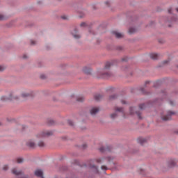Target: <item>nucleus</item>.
<instances>
[{
    "mask_svg": "<svg viewBox=\"0 0 178 178\" xmlns=\"http://www.w3.org/2000/svg\"><path fill=\"white\" fill-rule=\"evenodd\" d=\"M52 134H54V132H52V131H43L38 134L35 137L38 140H40V138L49 137V136H52Z\"/></svg>",
    "mask_w": 178,
    "mask_h": 178,
    "instance_id": "f257e3e1",
    "label": "nucleus"
},
{
    "mask_svg": "<svg viewBox=\"0 0 178 178\" xmlns=\"http://www.w3.org/2000/svg\"><path fill=\"white\" fill-rule=\"evenodd\" d=\"M12 173L17 176V178H27V177L23 175V172L22 170H18L17 168H13L12 170Z\"/></svg>",
    "mask_w": 178,
    "mask_h": 178,
    "instance_id": "f03ea898",
    "label": "nucleus"
},
{
    "mask_svg": "<svg viewBox=\"0 0 178 178\" xmlns=\"http://www.w3.org/2000/svg\"><path fill=\"white\" fill-rule=\"evenodd\" d=\"M172 115H175V112L168 111L167 115L162 116L161 119L165 122H166L167 120H170V119H172Z\"/></svg>",
    "mask_w": 178,
    "mask_h": 178,
    "instance_id": "7ed1b4c3",
    "label": "nucleus"
},
{
    "mask_svg": "<svg viewBox=\"0 0 178 178\" xmlns=\"http://www.w3.org/2000/svg\"><path fill=\"white\" fill-rule=\"evenodd\" d=\"M13 95V93H11L9 97H6L5 96H3V97H1V101L6 102V101H13V99H17V97H12Z\"/></svg>",
    "mask_w": 178,
    "mask_h": 178,
    "instance_id": "20e7f679",
    "label": "nucleus"
},
{
    "mask_svg": "<svg viewBox=\"0 0 178 178\" xmlns=\"http://www.w3.org/2000/svg\"><path fill=\"white\" fill-rule=\"evenodd\" d=\"M35 175L37 176V177L44 178V173L40 169H38L35 171Z\"/></svg>",
    "mask_w": 178,
    "mask_h": 178,
    "instance_id": "39448f33",
    "label": "nucleus"
},
{
    "mask_svg": "<svg viewBox=\"0 0 178 178\" xmlns=\"http://www.w3.org/2000/svg\"><path fill=\"white\" fill-rule=\"evenodd\" d=\"M27 147H29V148H35V143L33 140H29L26 143Z\"/></svg>",
    "mask_w": 178,
    "mask_h": 178,
    "instance_id": "423d86ee",
    "label": "nucleus"
},
{
    "mask_svg": "<svg viewBox=\"0 0 178 178\" xmlns=\"http://www.w3.org/2000/svg\"><path fill=\"white\" fill-rule=\"evenodd\" d=\"M98 112H99V108L97 107H94L90 110L91 115H96V113H98Z\"/></svg>",
    "mask_w": 178,
    "mask_h": 178,
    "instance_id": "0eeeda50",
    "label": "nucleus"
},
{
    "mask_svg": "<svg viewBox=\"0 0 178 178\" xmlns=\"http://www.w3.org/2000/svg\"><path fill=\"white\" fill-rule=\"evenodd\" d=\"M138 143L139 144H140V145H144V144H145V143H147V140L144 138H138Z\"/></svg>",
    "mask_w": 178,
    "mask_h": 178,
    "instance_id": "6e6552de",
    "label": "nucleus"
},
{
    "mask_svg": "<svg viewBox=\"0 0 178 178\" xmlns=\"http://www.w3.org/2000/svg\"><path fill=\"white\" fill-rule=\"evenodd\" d=\"M113 34L116 37V38H123V33H120L118 31H113Z\"/></svg>",
    "mask_w": 178,
    "mask_h": 178,
    "instance_id": "1a4fd4ad",
    "label": "nucleus"
},
{
    "mask_svg": "<svg viewBox=\"0 0 178 178\" xmlns=\"http://www.w3.org/2000/svg\"><path fill=\"white\" fill-rule=\"evenodd\" d=\"M176 165V161L173 159H171L168 161V168H173Z\"/></svg>",
    "mask_w": 178,
    "mask_h": 178,
    "instance_id": "9d476101",
    "label": "nucleus"
},
{
    "mask_svg": "<svg viewBox=\"0 0 178 178\" xmlns=\"http://www.w3.org/2000/svg\"><path fill=\"white\" fill-rule=\"evenodd\" d=\"M83 73H86V74H90L91 73V70L87 67H84L83 69Z\"/></svg>",
    "mask_w": 178,
    "mask_h": 178,
    "instance_id": "9b49d317",
    "label": "nucleus"
},
{
    "mask_svg": "<svg viewBox=\"0 0 178 178\" xmlns=\"http://www.w3.org/2000/svg\"><path fill=\"white\" fill-rule=\"evenodd\" d=\"M90 168L91 169H92L93 172H95V173H98V167H97L95 165H90Z\"/></svg>",
    "mask_w": 178,
    "mask_h": 178,
    "instance_id": "f8f14e48",
    "label": "nucleus"
},
{
    "mask_svg": "<svg viewBox=\"0 0 178 178\" xmlns=\"http://www.w3.org/2000/svg\"><path fill=\"white\" fill-rule=\"evenodd\" d=\"M112 76V74L111 72H105L102 74V77L108 78L111 77Z\"/></svg>",
    "mask_w": 178,
    "mask_h": 178,
    "instance_id": "ddd939ff",
    "label": "nucleus"
},
{
    "mask_svg": "<svg viewBox=\"0 0 178 178\" xmlns=\"http://www.w3.org/2000/svg\"><path fill=\"white\" fill-rule=\"evenodd\" d=\"M159 56L158 55V54H155V53H152L150 54V58L151 59H156Z\"/></svg>",
    "mask_w": 178,
    "mask_h": 178,
    "instance_id": "4468645a",
    "label": "nucleus"
},
{
    "mask_svg": "<svg viewBox=\"0 0 178 178\" xmlns=\"http://www.w3.org/2000/svg\"><path fill=\"white\" fill-rule=\"evenodd\" d=\"M30 95H31L30 93L23 92V93L21 95V97H22V98H28V97H30Z\"/></svg>",
    "mask_w": 178,
    "mask_h": 178,
    "instance_id": "2eb2a0df",
    "label": "nucleus"
},
{
    "mask_svg": "<svg viewBox=\"0 0 178 178\" xmlns=\"http://www.w3.org/2000/svg\"><path fill=\"white\" fill-rule=\"evenodd\" d=\"M99 151L101 152H106V151H109V147H100Z\"/></svg>",
    "mask_w": 178,
    "mask_h": 178,
    "instance_id": "dca6fc26",
    "label": "nucleus"
},
{
    "mask_svg": "<svg viewBox=\"0 0 178 178\" xmlns=\"http://www.w3.org/2000/svg\"><path fill=\"white\" fill-rule=\"evenodd\" d=\"M101 98H102V95H101L99 94H97L95 95V99L96 101H99V99H101Z\"/></svg>",
    "mask_w": 178,
    "mask_h": 178,
    "instance_id": "f3484780",
    "label": "nucleus"
},
{
    "mask_svg": "<svg viewBox=\"0 0 178 178\" xmlns=\"http://www.w3.org/2000/svg\"><path fill=\"white\" fill-rule=\"evenodd\" d=\"M112 66L111 63H106L104 67V70H108Z\"/></svg>",
    "mask_w": 178,
    "mask_h": 178,
    "instance_id": "a211bd4d",
    "label": "nucleus"
},
{
    "mask_svg": "<svg viewBox=\"0 0 178 178\" xmlns=\"http://www.w3.org/2000/svg\"><path fill=\"white\" fill-rule=\"evenodd\" d=\"M76 101H78V102H83V101H84V97L83 96H79L77 97Z\"/></svg>",
    "mask_w": 178,
    "mask_h": 178,
    "instance_id": "6ab92c4d",
    "label": "nucleus"
},
{
    "mask_svg": "<svg viewBox=\"0 0 178 178\" xmlns=\"http://www.w3.org/2000/svg\"><path fill=\"white\" fill-rule=\"evenodd\" d=\"M136 33V29L134 28H130L129 30V34H133Z\"/></svg>",
    "mask_w": 178,
    "mask_h": 178,
    "instance_id": "aec40b11",
    "label": "nucleus"
},
{
    "mask_svg": "<svg viewBox=\"0 0 178 178\" xmlns=\"http://www.w3.org/2000/svg\"><path fill=\"white\" fill-rule=\"evenodd\" d=\"M38 147H45V143L43 141H40L38 143Z\"/></svg>",
    "mask_w": 178,
    "mask_h": 178,
    "instance_id": "412c9836",
    "label": "nucleus"
},
{
    "mask_svg": "<svg viewBox=\"0 0 178 178\" xmlns=\"http://www.w3.org/2000/svg\"><path fill=\"white\" fill-rule=\"evenodd\" d=\"M115 111L116 112H123V108L116 107Z\"/></svg>",
    "mask_w": 178,
    "mask_h": 178,
    "instance_id": "4be33fe9",
    "label": "nucleus"
},
{
    "mask_svg": "<svg viewBox=\"0 0 178 178\" xmlns=\"http://www.w3.org/2000/svg\"><path fill=\"white\" fill-rule=\"evenodd\" d=\"M176 20H177V17H176V15H175V16L173 17V18L171 19L170 21H168V22H176Z\"/></svg>",
    "mask_w": 178,
    "mask_h": 178,
    "instance_id": "5701e85b",
    "label": "nucleus"
},
{
    "mask_svg": "<svg viewBox=\"0 0 178 178\" xmlns=\"http://www.w3.org/2000/svg\"><path fill=\"white\" fill-rule=\"evenodd\" d=\"M23 159H22V158H18V159H17V163H22V162H23Z\"/></svg>",
    "mask_w": 178,
    "mask_h": 178,
    "instance_id": "b1692460",
    "label": "nucleus"
},
{
    "mask_svg": "<svg viewBox=\"0 0 178 178\" xmlns=\"http://www.w3.org/2000/svg\"><path fill=\"white\" fill-rule=\"evenodd\" d=\"M73 34V37L74 38H76V40H78V38H80V35L79 34H74V33H72Z\"/></svg>",
    "mask_w": 178,
    "mask_h": 178,
    "instance_id": "393cba45",
    "label": "nucleus"
},
{
    "mask_svg": "<svg viewBox=\"0 0 178 178\" xmlns=\"http://www.w3.org/2000/svg\"><path fill=\"white\" fill-rule=\"evenodd\" d=\"M144 108H145V104H142L139 105V108L140 110L144 109Z\"/></svg>",
    "mask_w": 178,
    "mask_h": 178,
    "instance_id": "a878e982",
    "label": "nucleus"
},
{
    "mask_svg": "<svg viewBox=\"0 0 178 178\" xmlns=\"http://www.w3.org/2000/svg\"><path fill=\"white\" fill-rule=\"evenodd\" d=\"M116 116H118V114H116V113H114L111 115V119H115V118H116Z\"/></svg>",
    "mask_w": 178,
    "mask_h": 178,
    "instance_id": "bb28decb",
    "label": "nucleus"
},
{
    "mask_svg": "<svg viewBox=\"0 0 178 178\" xmlns=\"http://www.w3.org/2000/svg\"><path fill=\"white\" fill-rule=\"evenodd\" d=\"M133 111H134V108L131 107L129 109V112H130L131 115H133L134 113V112Z\"/></svg>",
    "mask_w": 178,
    "mask_h": 178,
    "instance_id": "cd10ccee",
    "label": "nucleus"
},
{
    "mask_svg": "<svg viewBox=\"0 0 178 178\" xmlns=\"http://www.w3.org/2000/svg\"><path fill=\"white\" fill-rule=\"evenodd\" d=\"M101 168L102 170H108V167L106 165H102Z\"/></svg>",
    "mask_w": 178,
    "mask_h": 178,
    "instance_id": "c85d7f7f",
    "label": "nucleus"
},
{
    "mask_svg": "<svg viewBox=\"0 0 178 178\" xmlns=\"http://www.w3.org/2000/svg\"><path fill=\"white\" fill-rule=\"evenodd\" d=\"M136 113L138 115L139 119H142V118H141V113L136 111Z\"/></svg>",
    "mask_w": 178,
    "mask_h": 178,
    "instance_id": "c756f323",
    "label": "nucleus"
},
{
    "mask_svg": "<svg viewBox=\"0 0 178 178\" xmlns=\"http://www.w3.org/2000/svg\"><path fill=\"white\" fill-rule=\"evenodd\" d=\"M8 168H9V167L7 165H5L3 167V170H8Z\"/></svg>",
    "mask_w": 178,
    "mask_h": 178,
    "instance_id": "7c9ffc66",
    "label": "nucleus"
},
{
    "mask_svg": "<svg viewBox=\"0 0 178 178\" xmlns=\"http://www.w3.org/2000/svg\"><path fill=\"white\" fill-rule=\"evenodd\" d=\"M116 98V95H113L110 97V99H115Z\"/></svg>",
    "mask_w": 178,
    "mask_h": 178,
    "instance_id": "2f4dec72",
    "label": "nucleus"
},
{
    "mask_svg": "<svg viewBox=\"0 0 178 178\" xmlns=\"http://www.w3.org/2000/svg\"><path fill=\"white\" fill-rule=\"evenodd\" d=\"M5 19V17L2 15H0V20H4Z\"/></svg>",
    "mask_w": 178,
    "mask_h": 178,
    "instance_id": "473e14b6",
    "label": "nucleus"
},
{
    "mask_svg": "<svg viewBox=\"0 0 178 178\" xmlns=\"http://www.w3.org/2000/svg\"><path fill=\"white\" fill-rule=\"evenodd\" d=\"M68 123H69V125H70V126H73V121L69 120V121H68Z\"/></svg>",
    "mask_w": 178,
    "mask_h": 178,
    "instance_id": "72a5a7b5",
    "label": "nucleus"
},
{
    "mask_svg": "<svg viewBox=\"0 0 178 178\" xmlns=\"http://www.w3.org/2000/svg\"><path fill=\"white\" fill-rule=\"evenodd\" d=\"M61 18H63V20H66V19H67V16L63 15V16L61 17Z\"/></svg>",
    "mask_w": 178,
    "mask_h": 178,
    "instance_id": "f704fd0d",
    "label": "nucleus"
},
{
    "mask_svg": "<svg viewBox=\"0 0 178 178\" xmlns=\"http://www.w3.org/2000/svg\"><path fill=\"white\" fill-rule=\"evenodd\" d=\"M101 161H102L101 159H96V162H97V163H101Z\"/></svg>",
    "mask_w": 178,
    "mask_h": 178,
    "instance_id": "c9c22d12",
    "label": "nucleus"
},
{
    "mask_svg": "<svg viewBox=\"0 0 178 178\" xmlns=\"http://www.w3.org/2000/svg\"><path fill=\"white\" fill-rule=\"evenodd\" d=\"M172 8H168V13H172Z\"/></svg>",
    "mask_w": 178,
    "mask_h": 178,
    "instance_id": "e433bc0d",
    "label": "nucleus"
},
{
    "mask_svg": "<svg viewBox=\"0 0 178 178\" xmlns=\"http://www.w3.org/2000/svg\"><path fill=\"white\" fill-rule=\"evenodd\" d=\"M31 45H35V41L31 40Z\"/></svg>",
    "mask_w": 178,
    "mask_h": 178,
    "instance_id": "4c0bfd02",
    "label": "nucleus"
},
{
    "mask_svg": "<svg viewBox=\"0 0 178 178\" xmlns=\"http://www.w3.org/2000/svg\"><path fill=\"white\" fill-rule=\"evenodd\" d=\"M5 68L3 66H0V72H3Z\"/></svg>",
    "mask_w": 178,
    "mask_h": 178,
    "instance_id": "58836bf2",
    "label": "nucleus"
},
{
    "mask_svg": "<svg viewBox=\"0 0 178 178\" xmlns=\"http://www.w3.org/2000/svg\"><path fill=\"white\" fill-rule=\"evenodd\" d=\"M84 26H86V22H82L81 24V27H84Z\"/></svg>",
    "mask_w": 178,
    "mask_h": 178,
    "instance_id": "ea45409f",
    "label": "nucleus"
},
{
    "mask_svg": "<svg viewBox=\"0 0 178 178\" xmlns=\"http://www.w3.org/2000/svg\"><path fill=\"white\" fill-rule=\"evenodd\" d=\"M126 60H127V57H124V58H122L123 62H125Z\"/></svg>",
    "mask_w": 178,
    "mask_h": 178,
    "instance_id": "a19ab883",
    "label": "nucleus"
},
{
    "mask_svg": "<svg viewBox=\"0 0 178 178\" xmlns=\"http://www.w3.org/2000/svg\"><path fill=\"white\" fill-rule=\"evenodd\" d=\"M121 102H122V104H126V101H124V100H122Z\"/></svg>",
    "mask_w": 178,
    "mask_h": 178,
    "instance_id": "79ce46f5",
    "label": "nucleus"
},
{
    "mask_svg": "<svg viewBox=\"0 0 178 178\" xmlns=\"http://www.w3.org/2000/svg\"><path fill=\"white\" fill-rule=\"evenodd\" d=\"M23 58H24V59H26L27 55H24V56H23Z\"/></svg>",
    "mask_w": 178,
    "mask_h": 178,
    "instance_id": "37998d69",
    "label": "nucleus"
},
{
    "mask_svg": "<svg viewBox=\"0 0 178 178\" xmlns=\"http://www.w3.org/2000/svg\"><path fill=\"white\" fill-rule=\"evenodd\" d=\"M40 77H41L42 79H45V76H44V75H41Z\"/></svg>",
    "mask_w": 178,
    "mask_h": 178,
    "instance_id": "c03bdc74",
    "label": "nucleus"
},
{
    "mask_svg": "<svg viewBox=\"0 0 178 178\" xmlns=\"http://www.w3.org/2000/svg\"><path fill=\"white\" fill-rule=\"evenodd\" d=\"M50 124H54V120H50Z\"/></svg>",
    "mask_w": 178,
    "mask_h": 178,
    "instance_id": "a18cd8bd",
    "label": "nucleus"
},
{
    "mask_svg": "<svg viewBox=\"0 0 178 178\" xmlns=\"http://www.w3.org/2000/svg\"><path fill=\"white\" fill-rule=\"evenodd\" d=\"M168 62H169V61H168V60H165V61H163L164 65L166 64V63H168Z\"/></svg>",
    "mask_w": 178,
    "mask_h": 178,
    "instance_id": "49530a36",
    "label": "nucleus"
},
{
    "mask_svg": "<svg viewBox=\"0 0 178 178\" xmlns=\"http://www.w3.org/2000/svg\"><path fill=\"white\" fill-rule=\"evenodd\" d=\"M170 105H174L173 102L170 101Z\"/></svg>",
    "mask_w": 178,
    "mask_h": 178,
    "instance_id": "de8ad7c7",
    "label": "nucleus"
},
{
    "mask_svg": "<svg viewBox=\"0 0 178 178\" xmlns=\"http://www.w3.org/2000/svg\"><path fill=\"white\" fill-rule=\"evenodd\" d=\"M105 3H106V5H109V1H106Z\"/></svg>",
    "mask_w": 178,
    "mask_h": 178,
    "instance_id": "09e8293b",
    "label": "nucleus"
},
{
    "mask_svg": "<svg viewBox=\"0 0 178 178\" xmlns=\"http://www.w3.org/2000/svg\"><path fill=\"white\" fill-rule=\"evenodd\" d=\"M175 10H176V12H177L178 13V8H176Z\"/></svg>",
    "mask_w": 178,
    "mask_h": 178,
    "instance_id": "8fccbe9b",
    "label": "nucleus"
},
{
    "mask_svg": "<svg viewBox=\"0 0 178 178\" xmlns=\"http://www.w3.org/2000/svg\"><path fill=\"white\" fill-rule=\"evenodd\" d=\"M113 159H108V161H111V160H112Z\"/></svg>",
    "mask_w": 178,
    "mask_h": 178,
    "instance_id": "3c124183",
    "label": "nucleus"
},
{
    "mask_svg": "<svg viewBox=\"0 0 178 178\" xmlns=\"http://www.w3.org/2000/svg\"><path fill=\"white\" fill-rule=\"evenodd\" d=\"M83 147H86V145H83Z\"/></svg>",
    "mask_w": 178,
    "mask_h": 178,
    "instance_id": "603ef678",
    "label": "nucleus"
}]
</instances>
